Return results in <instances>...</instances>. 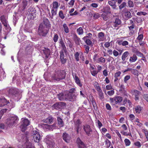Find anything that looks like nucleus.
<instances>
[{
  "label": "nucleus",
  "instance_id": "nucleus-1",
  "mask_svg": "<svg viewBox=\"0 0 148 148\" xmlns=\"http://www.w3.org/2000/svg\"><path fill=\"white\" fill-rule=\"evenodd\" d=\"M66 76L65 72L63 70H60L56 71L51 78L53 80L59 81L64 79Z\"/></svg>",
  "mask_w": 148,
  "mask_h": 148
},
{
  "label": "nucleus",
  "instance_id": "nucleus-2",
  "mask_svg": "<svg viewBox=\"0 0 148 148\" xmlns=\"http://www.w3.org/2000/svg\"><path fill=\"white\" fill-rule=\"evenodd\" d=\"M18 120V117L13 116L9 117L6 120V123L8 126L12 127L16 124Z\"/></svg>",
  "mask_w": 148,
  "mask_h": 148
},
{
  "label": "nucleus",
  "instance_id": "nucleus-3",
  "mask_svg": "<svg viewBox=\"0 0 148 148\" xmlns=\"http://www.w3.org/2000/svg\"><path fill=\"white\" fill-rule=\"evenodd\" d=\"M30 121L26 119L22 118L20 127L21 131L24 132L26 130L27 127L29 124Z\"/></svg>",
  "mask_w": 148,
  "mask_h": 148
},
{
  "label": "nucleus",
  "instance_id": "nucleus-4",
  "mask_svg": "<svg viewBox=\"0 0 148 148\" xmlns=\"http://www.w3.org/2000/svg\"><path fill=\"white\" fill-rule=\"evenodd\" d=\"M47 28L43 26L42 25H40L39 26L38 30V33L40 35L42 36H45L48 33V31L46 29Z\"/></svg>",
  "mask_w": 148,
  "mask_h": 148
},
{
  "label": "nucleus",
  "instance_id": "nucleus-5",
  "mask_svg": "<svg viewBox=\"0 0 148 148\" xmlns=\"http://www.w3.org/2000/svg\"><path fill=\"white\" fill-rule=\"evenodd\" d=\"M32 140L35 142L38 143L40 139V135L39 132L36 131H34L32 133Z\"/></svg>",
  "mask_w": 148,
  "mask_h": 148
},
{
  "label": "nucleus",
  "instance_id": "nucleus-6",
  "mask_svg": "<svg viewBox=\"0 0 148 148\" xmlns=\"http://www.w3.org/2000/svg\"><path fill=\"white\" fill-rule=\"evenodd\" d=\"M66 100L72 101L76 99V96L74 93L69 92L66 93Z\"/></svg>",
  "mask_w": 148,
  "mask_h": 148
},
{
  "label": "nucleus",
  "instance_id": "nucleus-7",
  "mask_svg": "<svg viewBox=\"0 0 148 148\" xmlns=\"http://www.w3.org/2000/svg\"><path fill=\"white\" fill-rule=\"evenodd\" d=\"M56 123H54L52 125H49L47 124L41 123L40 124V126L44 128L49 130H53L55 129L56 127Z\"/></svg>",
  "mask_w": 148,
  "mask_h": 148
},
{
  "label": "nucleus",
  "instance_id": "nucleus-8",
  "mask_svg": "<svg viewBox=\"0 0 148 148\" xmlns=\"http://www.w3.org/2000/svg\"><path fill=\"white\" fill-rule=\"evenodd\" d=\"M83 129L86 134L88 135L90 134L92 132V130L90 126L88 125H86L83 126Z\"/></svg>",
  "mask_w": 148,
  "mask_h": 148
},
{
  "label": "nucleus",
  "instance_id": "nucleus-9",
  "mask_svg": "<svg viewBox=\"0 0 148 148\" xmlns=\"http://www.w3.org/2000/svg\"><path fill=\"white\" fill-rule=\"evenodd\" d=\"M106 8L107 9V12H105L101 14V17L103 18V20L105 21H107L108 19V17L107 16V13H111V12L110 11V8L109 7H106Z\"/></svg>",
  "mask_w": 148,
  "mask_h": 148
},
{
  "label": "nucleus",
  "instance_id": "nucleus-10",
  "mask_svg": "<svg viewBox=\"0 0 148 148\" xmlns=\"http://www.w3.org/2000/svg\"><path fill=\"white\" fill-rule=\"evenodd\" d=\"M81 123V122L79 119H77L76 121H74V124L75 125V130L77 132V134H78L79 133V128L80 125Z\"/></svg>",
  "mask_w": 148,
  "mask_h": 148
},
{
  "label": "nucleus",
  "instance_id": "nucleus-11",
  "mask_svg": "<svg viewBox=\"0 0 148 148\" xmlns=\"http://www.w3.org/2000/svg\"><path fill=\"white\" fill-rule=\"evenodd\" d=\"M131 92L133 95L135 96V100H138L139 99V95L140 94V92L136 90H134Z\"/></svg>",
  "mask_w": 148,
  "mask_h": 148
},
{
  "label": "nucleus",
  "instance_id": "nucleus-12",
  "mask_svg": "<svg viewBox=\"0 0 148 148\" xmlns=\"http://www.w3.org/2000/svg\"><path fill=\"white\" fill-rule=\"evenodd\" d=\"M57 97L60 101H63L66 100V93H61L57 95Z\"/></svg>",
  "mask_w": 148,
  "mask_h": 148
},
{
  "label": "nucleus",
  "instance_id": "nucleus-13",
  "mask_svg": "<svg viewBox=\"0 0 148 148\" xmlns=\"http://www.w3.org/2000/svg\"><path fill=\"white\" fill-rule=\"evenodd\" d=\"M62 138L63 140L67 143L69 142L71 138L70 136L66 132L63 133Z\"/></svg>",
  "mask_w": 148,
  "mask_h": 148
},
{
  "label": "nucleus",
  "instance_id": "nucleus-14",
  "mask_svg": "<svg viewBox=\"0 0 148 148\" xmlns=\"http://www.w3.org/2000/svg\"><path fill=\"white\" fill-rule=\"evenodd\" d=\"M77 142L79 148H86L84 143L82 142L79 138H78L77 140Z\"/></svg>",
  "mask_w": 148,
  "mask_h": 148
},
{
  "label": "nucleus",
  "instance_id": "nucleus-15",
  "mask_svg": "<svg viewBox=\"0 0 148 148\" xmlns=\"http://www.w3.org/2000/svg\"><path fill=\"white\" fill-rule=\"evenodd\" d=\"M9 103V102L5 98H2L0 99V107H2L7 105Z\"/></svg>",
  "mask_w": 148,
  "mask_h": 148
},
{
  "label": "nucleus",
  "instance_id": "nucleus-16",
  "mask_svg": "<svg viewBox=\"0 0 148 148\" xmlns=\"http://www.w3.org/2000/svg\"><path fill=\"white\" fill-rule=\"evenodd\" d=\"M116 0H113L108 1V3L112 6L113 9H116Z\"/></svg>",
  "mask_w": 148,
  "mask_h": 148
},
{
  "label": "nucleus",
  "instance_id": "nucleus-17",
  "mask_svg": "<svg viewBox=\"0 0 148 148\" xmlns=\"http://www.w3.org/2000/svg\"><path fill=\"white\" fill-rule=\"evenodd\" d=\"M18 90L17 88H11L9 91V94L15 95L18 93Z\"/></svg>",
  "mask_w": 148,
  "mask_h": 148
},
{
  "label": "nucleus",
  "instance_id": "nucleus-18",
  "mask_svg": "<svg viewBox=\"0 0 148 148\" xmlns=\"http://www.w3.org/2000/svg\"><path fill=\"white\" fill-rule=\"evenodd\" d=\"M53 119L52 117L49 116L46 119L42 120V121L44 123L49 124H51L53 122Z\"/></svg>",
  "mask_w": 148,
  "mask_h": 148
},
{
  "label": "nucleus",
  "instance_id": "nucleus-19",
  "mask_svg": "<svg viewBox=\"0 0 148 148\" xmlns=\"http://www.w3.org/2000/svg\"><path fill=\"white\" fill-rule=\"evenodd\" d=\"M0 20L4 25L5 26L7 27L8 25V21L4 15L1 16Z\"/></svg>",
  "mask_w": 148,
  "mask_h": 148
},
{
  "label": "nucleus",
  "instance_id": "nucleus-20",
  "mask_svg": "<svg viewBox=\"0 0 148 148\" xmlns=\"http://www.w3.org/2000/svg\"><path fill=\"white\" fill-rule=\"evenodd\" d=\"M121 20L119 18H115L114 21V22L113 26L115 27H117L121 24Z\"/></svg>",
  "mask_w": 148,
  "mask_h": 148
},
{
  "label": "nucleus",
  "instance_id": "nucleus-21",
  "mask_svg": "<svg viewBox=\"0 0 148 148\" xmlns=\"http://www.w3.org/2000/svg\"><path fill=\"white\" fill-rule=\"evenodd\" d=\"M57 11V10L51 8V14L50 13H49V16L51 18H53V17L56 15Z\"/></svg>",
  "mask_w": 148,
  "mask_h": 148
},
{
  "label": "nucleus",
  "instance_id": "nucleus-22",
  "mask_svg": "<svg viewBox=\"0 0 148 148\" xmlns=\"http://www.w3.org/2000/svg\"><path fill=\"white\" fill-rule=\"evenodd\" d=\"M43 53L46 56L47 58H48L50 54V50L46 48H44L42 50Z\"/></svg>",
  "mask_w": 148,
  "mask_h": 148
},
{
  "label": "nucleus",
  "instance_id": "nucleus-23",
  "mask_svg": "<svg viewBox=\"0 0 148 148\" xmlns=\"http://www.w3.org/2000/svg\"><path fill=\"white\" fill-rule=\"evenodd\" d=\"M104 34L103 33L100 32L99 33L98 35V37L99 38V41H103L104 40Z\"/></svg>",
  "mask_w": 148,
  "mask_h": 148
},
{
  "label": "nucleus",
  "instance_id": "nucleus-24",
  "mask_svg": "<svg viewBox=\"0 0 148 148\" xmlns=\"http://www.w3.org/2000/svg\"><path fill=\"white\" fill-rule=\"evenodd\" d=\"M57 121L58 124L61 127H63L64 126V122L62 119L60 117H58L57 118Z\"/></svg>",
  "mask_w": 148,
  "mask_h": 148
},
{
  "label": "nucleus",
  "instance_id": "nucleus-25",
  "mask_svg": "<svg viewBox=\"0 0 148 148\" xmlns=\"http://www.w3.org/2000/svg\"><path fill=\"white\" fill-rule=\"evenodd\" d=\"M62 103H63L62 102L56 103L53 105L52 107L56 109H60L61 108L62 104Z\"/></svg>",
  "mask_w": 148,
  "mask_h": 148
},
{
  "label": "nucleus",
  "instance_id": "nucleus-26",
  "mask_svg": "<svg viewBox=\"0 0 148 148\" xmlns=\"http://www.w3.org/2000/svg\"><path fill=\"white\" fill-rule=\"evenodd\" d=\"M122 98L120 96H117L114 98L116 103H121L122 101Z\"/></svg>",
  "mask_w": 148,
  "mask_h": 148
},
{
  "label": "nucleus",
  "instance_id": "nucleus-27",
  "mask_svg": "<svg viewBox=\"0 0 148 148\" xmlns=\"http://www.w3.org/2000/svg\"><path fill=\"white\" fill-rule=\"evenodd\" d=\"M27 4V0H22L21 5L22 10H24L25 9Z\"/></svg>",
  "mask_w": 148,
  "mask_h": 148
},
{
  "label": "nucleus",
  "instance_id": "nucleus-28",
  "mask_svg": "<svg viewBox=\"0 0 148 148\" xmlns=\"http://www.w3.org/2000/svg\"><path fill=\"white\" fill-rule=\"evenodd\" d=\"M129 55V53L128 51H126L123 53L122 56V60L123 61H125L126 58L127 57V56Z\"/></svg>",
  "mask_w": 148,
  "mask_h": 148
},
{
  "label": "nucleus",
  "instance_id": "nucleus-29",
  "mask_svg": "<svg viewBox=\"0 0 148 148\" xmlns=\"http://www.w3.org/2000/svg\"><path fill=\"white\" fill-rule=\"evenodd\" d=\"M58 3L57 1H54L53 3V6L52 8L58 10V8L59 6Z\"/></svg>",
  "mask_w": 148,
  "mask_h": 148
},
{
  "label": "nucleus",
  "instance_id": "nucleus-30",
  "mask_svg": "<svg viewBox=\"0 0 148 148\" xmlns=\"http://www.w3.org/2000/svg\"><path fill=\"white\" fill-rule=\"evenodd\" d=\"M129 30H130L129 35L130 36H132L133 35V33L134 32V30L132 29L134 28V24H133L132 26L129 27Z\"/></svg>",
  "mask_w": 148,
  "mask_h": 148
},
{
  "label": "nucleus",
  "instance_id": "nucleus-31",
  "mask_svg": "<svg viewBox=\"0 0 148 148\" xmlns=\"http://www.w3.org/2000/svg\"><path fill=\"white\" fill-rule=\"evenodd\" d=\"M136 112L137 114H139L142 110V108L140 106H138L135 108Z\"/></svg>",
  "mask_w": 148,
  "mask_h": 148
},
{
  "label": "nucleus",
  "instance_id": "nucleus-32",
  "mask_svg": "<svg viewBox=\"0 0 148 148\" xmlns=\"http://www.w3.org/2000/svg\"><path fill=\"white\" fill-rule=\"evenodd\" d=\"M137 59V57L136 56L134 55L130 57L129 61L130 62H135Z\"/></svg>",
  "mask_w": 148,
  "mask_h": 148
},
{
  "label": "nucleus",
  "instance_id": "nucleus-33",
  "mask_svg": "<svg viewBox=\"0 0 148 148\" xmlns=\"http://www.w3.org/2000/svg\"><path fill=\"white\" fill-rule=\"evenodd\" d=\"M75 82L76 84L79 86H82V84L81 83L78 77L77 76H75Z\"/></svg>",
  "mask_w": 148,
  "mask_h": 148
},
{
  "label": "nucleus",
  "instance_id": "nucleus-34",
  "mask_svg": "<svg viewBox=\"0 0 148 148\" xmlns=\"http://www.w3.org/2000/svg\"><path fill=\"white\" fill-rule=\"evenodd\" d=\"M66 50H61V51H60V58L65 57L64 56V53H66Z\"/></svg>",
  "mask_w": 148,
  "mask_h": 148
},
{
  "label": "nucleus",
  "instance_id": "nucleus-35",
  "mask_svg": "<svg viewBox=\"0 0 148 148\" xmlns=\"http://www.w3.org/2000/svg\"><path fill=\"white\" fill-rule=\"evenodd\" d=\"M125 16L128 18H131L132 17L131 13L130 12L127 11L125 13Z\"/></svg>",
  "mask_w": 148,
  "mask_h": 148
},
{
  "label": "nucleus",
  "instance_id": "nucleus-36",
  "mask_svg": "<svg viewBox=\"0 0 148 148\" xmlns=\"http://www.w3.org/2000/svg\"><path fill=\"white\" fill-rule=\"evenodd\" d=\"M85 42L86 44L88 45H91L92 44V42L89 39H83Z\"/></svg>",
  "mask_w": 148,
  "mask_h": 148
},
{
  "label": "nucleus",
  "instance_id": "nucleus-37",
  "mask_svg": "<svg viewBox=\"0 0 148 148\" xmlns=\"http://www.w3.org/2000/svg\"><path fill=\"white\" fill-rule=\"evenodd\" d=\"M63 27L65 32L66 33H68L69 32V29L67 25L66 24H64Z\"/></svg>",
  "mask_w": 148,
  "mask_h": 148
},
{
  "label": "nucleus",
  "instance_id": "nucleus-38",
  "mask_svg": "<svg viewBox=\"0 0 148 148\" xmlns=\"http://www.w3.org/2000/svg\"><path fill=\"white\" fill-rule=\"evenodd\" d=\"M77 32L79 35L82 34L83 33V30L82 27H80L77 29Z\"/></svg>",
  "mask_w": 148,
  "mask_h": 148
},
{
  "label": "nucleus",
  "instance_id": "nucleus-39",
  "mask_svg": "<svg viewBox=\"0 0 148 148\" xmlns=\"http://www.w3.org/2000/svg\"><path fill=\"white\" fill-rule=\"evenodd\" d=\"M92 36V34L89 33L87 34V36H86L84 37L83 38V39H90L91 38Z\"/></svg>",
  "mask_w": 148,
  "mask_h": 148
},
{
  "label": "nucleus",
  "instance_id": "nucleus-40",
  "mask_svg": "<svg viewBox=\"0 0 148 148\" xmlns=\"http://www.w3.org/2000/svg\"><path fill=\"white\" fill-rule=\"evenodd\" d=\"M28 12H29V14H30L31 16L32 15V12H33L34 13L35 12H34V8L31 7H30L28 9Z\"/></svg>",
  "mask_w": 148,
  "mask_h": 148
},
{
  "label": "nucleus",
  "instance_id": "nucleus-41",
  "mask_svg": "<svg viewBox=\"0 0 148 148\" xmlns=\"http://www.w3.org/2000/svg\"><path fill=\"white\" fill-rule=\"evenodd\" d=\"M91 101L92 102V104L94 107V109L95 110L97 109V107L96 106V104L94 100L93 99H92V100H91Z\"/></svg>",
  "mask_w": 148,
  "mask_h": 148
},
{
  "label": "nucleus",
  "instance_id": "nucleus-42",
  "mask_svg": "<svg viewBox=\"0 0 148 148\" xmlns=\"http://www.w3.org/2000/svg\"><path fill=\"white\" fill-rule=\"evenodd\" d=\"M124 142L126 146H128L130 145L131 144V142L130 140L127 138L125 139Z\"/></svg>",
  "mask_w": 148,
  "mask_h": 148
},
{
  "label": "nucleus",
  "instance_id": "nucleus-43",
  "mask_svg": "<svg viewBox=\"0 0 148 148\" xmlns=\"http://www.w3.org/2000/svg\"><path fill=\"white\" fill-rule=\"evenodd\" d=\"M60 59L61 62L62 64H64L66 63L67 59L65 57L60 58Z\"/></svg>",
  "mask_w": 148,
  "mask_h": 148
},
{
  "label": "nucleus",
  "instance_id": "nucleus-44",
  "mask_svg": "<svg viewBox=\"0 0 148 148\" xmlns=\"http://www.w3.org/2000/svg\"><path fill=\"white\" fill-rule=\"evenodd\" d=\"M98 94L99 98L100 99H102L104 98L103 94L102 91L98 92Z\"/></svg>",
  "mask_w": 148,
  "mask_h": 148
},
{
  "label": "nucleus",
  "instance_id": "nucleus-45",
  "mask_svg": "<svg viewBox=\"0 0 148 148\" xmlns=\"http://www.w3.org/2000/svg\"><path fill=\"white\" fill-rule=\"evenodd\" d=\"M121 133L123 134V135L126 136H129L131 134L130 132H124L123 131H121Z\"/></svg>",
  "mask_w": 148,
  "mask_h": 148
},
{
  "label": "nucleus",
  "instance_id": "nucleus-46",
  "mask_svg": "<svg viewBox=\"0 0 148 148\" xmlns=\"http://www.w3.org/2000/svg\"><path fill=\"white\" fill-rule=\"evenodd\" d=\"M60 43L61 45V46L62 48V50H66V47L65 45L64 44L62 40H60Z\"/></svg>",
  "mask_w": 148,
  "mask_h": 148
},
{
  "label": "nucleus",
  "instance_id": "nucleus-47",
  "mask_svg": "<svg viewBox=\"0 0 148 148\" xmlns=\"http://www.w3.org/2000/svg\"><path fill=\"white\" fill-rule=\"evenodd\" d=\"M84 47L85 49V53L87 54L88 53L89 51L90 47L87 45H84Z\"/></svg>",
  "mask_w": 148,
  "mask_h": 148
},
{
  "label": "nucleus",
  "instance_id": "nucleus-48",
  "mask_svg": "<svg viewBox=\"0 0 148 148\" xmlns=\"http://www.w3.org/2000/svg\"><path fill=\"white\" fill-rule=\"evenodd\" d=\"M142 131L145 134L147 139L148 140V131L144 129L142 130Z\"/></svg>",
  "mask_w": 148,
  "mask_h": 148
},
{
  "label": "nucleus",
  "instance_id": "nucleus-49",
  "mask_svg": "<svg viewBox=\"0 0 148 148\" xmlns=\"http://www.w3.org/2000/svg\"><path fill=\"white\" fill-rule=\"evenodd\" d=\"M59 15L60 18L62 19H64V16L63 14V12L62 10H60L59 11Z\"/></svg>",
  "mask_w": 148,
  "mask_h": 148
},
{
  "label": "nucleus",
  "instance_id": "nucleus-50",
  "mask_svg": "<svg viewBox=\"0 0 148 148\" xmlns=\"http://www.w3.org/2000/svg\"><path fill=\"white\" fill-rule=\"evenodd\" d=\"M128 5L130 7H133L134 6V4L132 1L130 0L128 2Z\"/></svg>",
  "mask_w": 148,
  "mask_h": 148
},
{
  "label": "nucleus",
  "instance_id": "nucleus-51",
  "mask_svg": "<svg viewBox=\"0 0 148 148\" xmlns=\"http://www.w3.org/2000/svg\"><path fill=\"white\" fill-rule=\"evenodd\" d=\"M130 76L129 75H127L125 76L124 79V81L125 83H126L127 81L130 79Z\"/></svg>",
  "mask_w": 148,
  "mask_h": 148
},
{
  "label": "nucleus",
  "instance_id": "nucleus-52",
  "mask_svg": "<svg viewBox=\"0 0 148 148\" xmlns=\"http://www.w3.org/2000/svg\"><path fill=\"white\" fill-rule=\"evenodd\" d=\"M126 3L125 2H123L119 6V9L120 10L121 9L124 8L126 6Z\"/></svg>",
  "mask_w": 148,
  "mask_h": 148
},
{
  "label": "nucleus",
  "instance_id": "nucleus-53",
  "mask_svg": "<svg viewBox=\"0 0 148 148\" xmlns=\"http://www.w3.org/2000/svg\"><path fill=\"white\" fill-rule=\"evenodd\" d=\"M58 35L56 34H55L53 38L54 42H56L58 41Z\"/></svg>",
  "mask_w": 148,
  "mask_h": 148
},
{
  "label": "nucleus",
  "instance_id": "nucleus-54",
  "mask_svg": "<svg viewBox=\"0 0 148 148\" xmlns=\"http://www.w3.org/2000/svg\"><path fill=\"white\" fill-rule=\"evenodd\" d=\"M131 73L135 75H136L138 74V71L135 69H132Z\"/></svg>",
  "mask_w": 148,
  "mask_h": 148
},
{
  "label": "nucleus",
  "instance_id": "nucleus-55",
  "mask_svg": "<svg viewBox=\"0 0 148 148\" xmlns=\"http://www.w3.org/2000/svg\"><path fill=\"white\" fill-rule=\"evenodd\" d=\"M98 61L104 63L105 62V59L102 57H101L98 59Z\"/></svg>",
  "mask_w": 148,
  "mask_h": 148
},
{
  "label": "nucleus",
  "instance_id": "nucleus-56",
  "mask_svg": "<svg viewBox=\"0 0 148 148\" xmlns=\"http://www.w3.org/2000/svg\"><path fill=\"white\" fill-rule=\"evenodd\" d=\"M79 54L78 52H76L75 55V58L77 61L79 60Z\"/></svg>",
  "mask_w": 148,
  "mask_h": 148
},
{
  "label": "nucleus",
  "instance_id": "nucleus-57",
  "mask_svg": "<svg viewBox=\"0 0 148 148\" xmlns=\"http://www.w3.org/2000/svg\"><path fill=\"white\" fill-rule=\"evenodd\" d=\"M26 145V148H32V144L31 143L27 142L25 143Z\"/></svg>",
  "mask_w": 148,
  "mask_h": 148
},
{
  "label": "nucleus",
  "instance_id": "nucleus-58",
  "mask_svg": "<svg viewBox=\"0 0 148 148\" xmlns=\"http://www.w3.org/2000/svg\"><path fill=\"white\" fill-rule=\"evenodd\" d=\"M100 17V15L98 13H96L94 14L93 17L95 19H97Z\"/></svg>",
  "mask_w": 148,
  "mask_h": 148
},
{
  "label": "nucleus",
  "instance_id": "nucleus-59",
  "mask_svg": "<svg viewBox=\"0 0 148 148\" xmlns=\"http://www.w3.org/2000/svg\"><path fill=\"white\" fill-rule=\"evenodd\" d=\"M113 53L114 56L115 57H117L119 55V53L118 51L115 50H113Z\"/></svg>",
  "mask_w": 148,
  "mask_h": 148
},
{
  "label": "nucleus",
  "instance_id": "nucleus-60",
  "mask_svg": "<svg viewBox=\"0 0 148 148\" xmlns=\"http://www.w3.org/2000/svg\"><path fill=\"white\" fill-rule=\"evenodd\" d=\"M114 91L113 90H111L108 92V94L110 96H112L114 94Z\"/></svg>",
  "mask_w": 148,
  "mask_h": 148
},
{
  "label": "nucleus",
  "instance_id": "nucleus-61",
  "mask_svg": "<svg viewBox=\"0 0 148 148\" xmlns=\"http://www.w3.org/2000/svg\"><path fill=\"white\" fill-rule=\"evenodd\" d=\"M92 75L93 76H95L96 75L98 72L96 70H94L91 71Z\"/></svg>",
  "mask_w": 148,
  "mask_h": 148
},
{
  "label": "nucleus",
  "instance_id": "nucleus-62",
  "mask_svg": "<svg viewBox=\"0 0 148 148\" xmlns=\"http://www.w3.org/2000/svg\"><path fill=\"white\" fill-rule=\"evenodd\" d=\"M121 73L120 71H118L117 72H116V73L114 75V77H118L120 75Z\"/></svg>",
  "mask_w": 148,
  "mask_h": 148
},
{
  "label": "nucleus",
  "instance_id": "nucleus-63",
  "mask_svg": "<svg viewBox=\"0 0 148 148\" xmlns=\"http://www.w3.org/2000/svg\"><path fill=\"white\" fill-rule=\"evenodd\" d=\"M134 145L138 147H140L141 146L140 143L139 141H137L134 143Z\"/></svg>",
  "mask_w": 148,
  "mask_h": 148
},
{
  "label": "nucleus",
  "instance_id": "nucleus-64",
  "mask_svg": "<svg viewBox=\"0 0 148 148\" xmlns=\"http://www.w3.org/2000/svg\"><path fill=\"white\" fill-rule=\"evenodd\" d=\"M106 108L108 110H111V108L110 104L108 103L106 104Z\"/></svg>",
  "mask_w": 148,
  "mask_h": 148
}]
</instances>
